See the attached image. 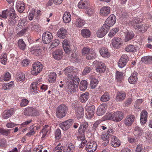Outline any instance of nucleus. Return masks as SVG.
Segmentation results:
<instances>
[{
	"mask_svg": "<svg viewBox=\"0 0 152 152\" xmlns=\"http://www.w3.org/2000/svg\"><path fill=\"white\" fill-rule=\"evenodd\" d=\"M124 116V114L122 112L117 111L113 113H107L105 117L107 119L118 122L121 121Z\"/></svg>",
	"mask_w": 152,
	"mask_h": 152,
	"instance_id": "f257e3e1",
	"label": "nucleus"
},
{
	"mask_svg": "<svg viewBox=\"0 0 152 152\" xmlns=\"http://www.w3.org/2000/svg\"><path fill=\"white\" fill-rule=\"evenodd\" d=\"M73 83H69L66 86V89L69 94H72L76 91V88H78L79 79L78 77H75L74 79H71Z\"/></svg>",
	"mask_w": 152,
	"mask_h": 152,
	"instance_id": "f03ea898",
	"label": "nucleus"
},
{
	"mask_svg": "<svg viewBox=\"0 0 152 152\" xmlns=\"http://www.w3.org/2000/svg\"><path fill=\"white\" fill-rule=\"evenodd\" d=\"M67 111V106L64 104H62L57 108L56 116L58 118H62L66 115Z\"/></svg>",
	"mask_w": 152,
	"mask_h": 152,
	"instance_id": "7ed1b4c3",
	"label": "nucleus"
},
{
	"mask_svg": "<svg viewBox=\"0 0 152 152\" xmlns=\"http://www.w3.org/2000/svg\"><path fill=\"white\" fill-rule=\"evenodd\" d=\"M73 70V67L69 66L66 68L63 71L65 74L71 80L74 79L75 77H77L76 75V74L74 73Z\"/></svg>",
	"mask_w": 152,
	"mask_h": 152,
	"instance_id": "20e7f679",
	"label": "nucleus"
},
{
	"mask_svg": "<svg viewBox=\"0 0 152 152\" xmlns=\"http://www.w3.org/2000/svg\"><path fill=\"white\" fill-rule=\"evenodd\" d=\"M32 67L31 73L33 75H36L42 70V65L40 62H37L33 64Z\"/></svg>",
	"mask_w": 152,
	"mask_h": 152,
	"instance_id": "39448f33",
	"label": "nucleus"
},
{
	"mask_svg": "<svg viewBox=\"0 0 152 152\" xmlns=\"http://www.w3.org/2000/svg\"><path fill=\"white\" fill-rule=\"evenodd\" d=\"M24 114L28 116H37L39 115V113L38 111L35 108L29 107L26 108L24 109Z\"/></svg>",
	"mask_w": 152,
	"mask_h": 152,
	"instance_id": "423d86ee",
	"label": "nucleus"
},
{
	"mask_svg": "<svg viewBox=\"0 0 152 152\" xmlns=\"http://www.w3.org/2000/svg\"><path fill=\"white\" fill-rule=\"evenodd\" d=\"M97 145L96 142L91 141L88 142L86 146V150L88 152H93L97 149Z\"/></svg>",
	"mask_w": 152,
	"mask_h": 152,
	"instance_id": "0eeeda50",
	"label": "nucleus"
},
{
	"mask_svg": "<svg viewBox=\"0 0 152 152\" xmlns=\"http://www.w3.org/2000/svg\"><path fill=\"white\" fill-rule=\"evenodd\" d=\"M52 39L53 36L52 34L49 32H46L43 33L42 40L43 42L45 44H49L51 41Z\"/></svg>",
	"mask_w": 152,
	"mask_h": 152,
	"instance_id": "6e6552de",
	"label": "nucleus"
},
{
	"mask_svg": "<svg viewBox=\"0 0 152 152\" xmlns=\"http://www.w3.org/2000/svg\"><path fill=\"white\" fill-rule=\"evenodd\" d=\"M73 120L69 119L64 121L60 124L61 128L64 130L66 131L72 125Z\"/></svg>",
	"mask_w": 152,
	"mask_h": 152,
	"instance_id": "1a4fd4ad",
	"label": "nucleus"
},
{
	"mask_svg": "<svg viewBox=\"0 0 152 152\" xmlns=\"http://www.w3.org/2000/svg\"><path fill=\"white\" fill-rule=\"evenodd\" d=\"M135 116L132 115H129L127 116L124 122V124L127 126H130L134 122Z\"/></svg>",
	"mask_w": 152,
	"mask_h": 152,
	"instance_id": "9d476101",
	"label": "nucleus"
},
{
	"mask_svg": "<svg viewBox=\"0 0 152 152\" xmlns=\"http://www.w3.org/2000/svg\"><path fill=\"white\" fill-rule=\"evenodd\" d=\"M106 69V67L104 63L101 61L98 62L96 67V70L97 72L99 73L104 72Z\"/></svg>",
	"mask_w": 152,
	"mask_h": 152,
	"instance_id": "9b49d317",
	"label": "nucleus"
},
{
	"mask_svg": "<svg viewBox=\"0 0 152 152\" xmlns=\"http://www.w3.org/2000/svg\"><path fill=\"white\" fill-rule=\"evenodd\" d=\"M52 55L55 59L59 60L63 57V52L60 50L57 49L53 52Z\"/></svg>",
	"mask_w": 152,
	"mask_h": 152,
	"instance_id": "f8f14e48",
	"label": "nucleus"
},
{
	"mask_svg": "<svg viewBox=\"0 0 152 152\" xmlns=\"http://www.w3.org/2000/svg\"><path fill=\"white\" fill-rule=\"evenodd\" d=\"M112 44L115 48H118L122 44V41L121 38L118 37H114L112 40Z\"/></svg>",
	"mask_w": 152,
	"mask_h": 152,
	"instance_id": "ddd939ff",
	"label": "nucleus"
},
{
	"mask_svg": "<svg viewBox=\"0 0 152 152\" xmlns=\"http://www.w3.org/2000/svg\"><path fill=\"white\" fill-rule=\"evenodd\" d=\"M116 18L115 16L112 14L106 19L105 23L108 25L110 26H113L115 23Z\"/></svg>",
	"mask_w": 152,
	"mask_h": 152,
	"instance_id": "4468645a",
	"label": "nucleus"
},
{
	"mask_svg": "<svg viewBox=\"0 0 152 152\" xmlns=\"http://www.w3.org/2000/svg\"><path fill=\"white\" fill-rule=\"evenodd\" d=\"M128 56L126 55H123L118 63V65L120 68H123L126 64L128 61Z\"/></svg>",
	"mask_w": 152,
	"mask_h": 152,
	"instance_id": "2eb2a0df",
	"label": "nucleus"
},
{
	"mask_svg": "<svg viewBox=\"0 0 152 152\" xmlns=\"http://www.w3.org/2000/svg\"><path fill=\"white\" fill-rule=\"evenodd\" d=\"M51 128V127L48 125L44 126L40 132L39 135L42 136L41 138H44L47 135Z\"/></svg>",
	"mask_w": 152,
	"mask_h": 152,
	"instance_id": "dca6fc26",
	"label": "nucleus"
},
{
	"mask_svg": "<svg viewBox=\"0 0 152 152\" xmlns=\"http://www.w3.org/2000/svg\"><path fill=\"white\" fill-rule=\"evenodd\" d=\"M13 16V15H10V16L9 17V19L7 22L8 25L11 26H14L18 20L17 15Z\"/></svg>",
	"mask_w": 152,
	"mask_h": 152,
	"instance_id": "f3484780",
	"label": "nucleus"
},
{
	"mask_svg": "<svg viewBox=\"0 0 152 152\" xmlns=\"http://www.w3.org/2000/svg\"><path fill=\"white\" fill-rule=\"evenodd\" d=\"M62 44L65 52L67 54L69 53L71 50L70 49V43L69 40L66 39H64Z\"/></svg>",
	"mask_w": 152,
	"mask_h": 152,
	"instance_id": "a211bd4d",
	"label": "nucleus"
},
{
	"mask_svg": "<svg viewBox=\"0 0 152 152\" xmlns=\"http://www.w3.org/2000/svg\"><path fill=\"white\" fill-rule=\"evenodd\" d=\"M148 117V113L145 110H143L140 114V122L141 124L146 123Z\"/></svg>",
	"mask_w": 152,
	"mask_h": 152,
	"instance_id": "6ab92c4d",
	"label": "nucleus"
},
{
	"mask_svg": "<svg viewBox=\"0 0 152 152\" xmlns=\"http://www.w3.org/2000/svg\"><path fill=\"white\" fill-rule=\"evenodd\" d=\"M14 110L12 108L10 110H5L3 113V118L4 119H7L10 117L14 113Z\"/></svg>",
	"mask_w": 152,
	"mask_h": 152,
	"instance_id": "aec40b11",
	"label": "nucleus"
},
{
	"mask_svg": "<svg viewBox=\"0 0 152 152\" xmlns=\"http://www.w3.org/2000/svg\"><path fill=\"white\" fill-rule=\"evenodd\" d=\"M88 126L87 122H85L82 123L80 125L78 130V132L81 134H84L85 132L87 130Z\"/></svg>",
	"mask_w": 152,
	"mask_h": 152,
	"instance_id": "412c9836",
	"label": "nucleus"
},
{
	"mask_svg": "<svg viewBox=\"0 0 152 152\" xmlns=\"http://www.w3.org/2000/svg\"><path fill=\"white\" fill-rule=\"evenodd\" d=\"M16 6L17 9L20 13H22L25 9V5L23 1H18L16 4Z\"/></svg>",
	"mask_w": 152,
	"mask_h": 152,
	"instance_id": "4be33fe9",
	"label": "nucleus"
},
{
	"mask_svg": "<svg viewBox=\"0 0 152 152\" xmlns=\"http://www.w3.org/2000/svg\"><path fill=\"white\" fill-rule=\"evenodd\" d=\"M67 34V31L64 28H61L57 32V36L61 39H64L66 37Z\"/></svg>",
	"mask_w": 152,
	"mask_h": 152,
	"instance_id": "5701e85b",
	"label": "nucleus"
},
{
	"mask_svg": "<svg viewBox=\"0 0 152 152\" xmlns=\"http://www.w3.org/2000/svg\"><path fill=\"white\" fill-rule=\"evenodd\" d=\"M110 8L108 6H104L102 7L100 10L101 15L103 16H107L110 13Z\"/></svg>",
	"mask_w": 152,
	"mask_h": 152,
	"instance_id": "b1692460",
	"label": "nucleus"
},
{
	"mask_svg": "<svg viewBox=\"0 0 152 152\" xmlns=\"http://www.w3.org/2000/svg\"><path fill=\"white\" fill-rule=\"evenodd\" d=\"M95 106L92 105L90 106L87 108L86 110L87 112L86 113L87 115L89 116V118H90L94 115L95 113Z\"/></svg>",
	"mask_w": 152,
	"mask_h": 152,
	"instance_id": "393cba45",
	"label": "nucleus"
},
{
	"mask_svg": "<svg viewBox=\"0 0 152 152\" xmlns=\"http://www.w3.org/2000/svg\"><path fill=\"white\" fill-rule=\"evenodd\" d=\"M88 3L87 0H81L78 4V7L80 9H87L88 8Z\"/></svg>",
	"mask_w": 152,
	"mask_h": 152,
	"instance_id": "a878e982",
	"label": "nucleus"
},
{
	"mask_svg": "<svg viewBox=\"0 0 152 152\" xmlns=\"http://www.w3.org/2000/svg\"><path fill=\"white\" fill-rule=\"evenodd\" d=\"M30 51L32 54L37 56H38L41 51V50L39 46H33L30 49Z\"/></svg>",
	"mask_w": 152,
	"mask_h": 152,
	"instance_id": "bb28decb",
	"label": "nucleus"
},
{
	"mask_svg": "<svg viewBox=\"0 0 152 152\" xmlns=\"http://www.w3.org/2000/svg\"><path fill=\"white\" fill-rule=\"evenodd\" d=\"M111 142L112 146L115 148L119 146L121 144L119 140L115 136L111 138Z\"/></svg>",
	"mask_w": 152,
	"mask_h": 152,
	"instance_id": "cd10ccee",
	"label": "nucleus"
},
{
	"mask_svg": "<svg viewBox=\"0 0 152 152\" xmlns=\"http://www.w3.org/2000/svg\"><path fill=\"white\" fill-rule=\"evenodd\" d=\"M137 80V73L136 72L133 73L128 79L129 82L132 84H134Z\"/></svg>",
	"mask_w": 152,
	"mask_h": 152,
	"instance_id": "c85d7f7f",
	"label": "nucleus"
},
{
	"mask_svg": "<svg viewBox=\"0 0 152 152\" xmlns=\"http://www.w3.org/2000/svg\"><path fill=\"white\" fill-rule=\"evenodd\" d=\"M99 52L100 54L103 57L108 58L110 56V53L106 48L103 47L101 48L99 50Z\"/></svg>",
	"mask_w": 152,
	"mask_h": 152,
	"instance_id": "c756f323",
	"label": "nucleus"
},
{
	"mask_svg": "<svg viewBox=\"0 0 152 152\" xmlns=\"http://www.w3.org/2000/svg\"><path fill=\"white\" fill-rule=\"evenodd\" d=\"M64 22L65 23H69L71 20V18L70 13L69 12H66L64 14L63 17Z\"/></svg>",
	"mask_w": 152,
	"mask_h": 152,
	"instance_id": "7c9ffc66",
	"label": "nucleus"
},
{
	"mask_svg": "<svg viewBox=\"0 0 152 152\" xmlns=\"http://www.w3.org/2000/svg\"><path fill=\"white\" fill-rule=\"evenodd\" d=\"M112 130L111 129H109L107 132L104 134H103L101 138L104 141L107 140H109V138L112 134Z\"/></svg>",
	"mask_w": 152,
	"mask_h": 152,
	"instance_id": "2f4dec72",
	"label": "nucleus"
},
{
	"mask_svg": "<svg viewBox=\"0 0 152 152\" xmlns=\"http://www.w3.org/2000/svg\"><path fill=\"white\" fill-rule=\"evenodd\" d=\"M89 93L88 92L81 94L80 97V101L82 102H85L88 99Z\"/></svg>",
	"mask_w": 152,
	"mask_h": 152,
	"instance_id": "473e14b6",
	"label": "nucleus"
},
{
	"mask_svg": "<svg viewBox=\"0 0 152 152\" xmlns=\"http://www.w3.org/2000/svg\"><path fill=\"white\" fill-rule=\"evenodd\" d=\"M126 97V94L123 92H118L116 96V100L118 101H121L124 99Z\"/></svg>",
	"mask_w": 152,
	"mask_h": 152,
	"instance_id": "72a5a7b5",
	"label": "nucleus"
},
{
	"mask_svg": "<svg viewBox=\"0 0 152 152\" xmlns=\"http://www.w3.org/2000/svg\"><path fill=\"white\" fill-rule=\"evenodd\" d=\"M88 83L86 80L81 81L80 83L79 87L80 90L81 91H85L87 88Z\"/></svg>",
	"mask_w": 152,
	"mask_h": 152,
	"instance_id": "f704fd0d",
	"label": "nucleus"
},
{
	"mask_svg": "<svg viewBox=\"0 0 152 152\" xmlns=\"http://www.w3.org/2000/svg\"><path fill=\"white\" fill-rule=\"evenodd\" d=\"M96 56V53L94 51L91 49L86 56V58L88 60H91L94 58Z\"/></svg>",
	"mask_w": 152,
	"mask_h": 152,
	"instance_id": "c9c22d12",
	"label": "nucleus"
},
{
	"mask_svg": "<svg viewBox=\"0 0 152 152\" xmlns=\"http://www.w3.org/2000/svg\"><path fill=\"white\" fill-rule=\"evenodd\" d=\"M11 75L9 72H7L4 75H2L0 78L1 81H8L10 80Z\"/></svg>",
	"mask_w": 152,
	"mask_h": 152,
	"instance_id": "e433bc0d",
	"label": "nucleus"
},
{
	"mask_svg": "<svg viewBox=\"0 0 152 152\" xmlns=\"http://www.w3.org/2000/svg\"><path fill=\"white\" fill-rule=\"evenodd\" d=\"M142 130L140 127H135L134 132V134L136 136H139L142 135Z\"/></svg>",
	"mask_w": 152,
	"mask_h": 152,
	"instance_id": "4c0bfd02",
	"label": "nucleus"
},
{
	"mask_svg": "<svg viewBox=\"0 0 152 152\" xmlns=\"http://www.w3.org/2000/svg\"><path fill=\"white\" fill-rule=\"evenodd\" d=\"M125 50L126 51L129 52H135L136 51L135 46L132 45H127L125 48Z\"/></svg>",
	"mask_w": 152,
	"mask_h": 152,
	"instance_id": "58836bf2",
	"label": "nucleus"
},
{
	"mask_svg": "<svg viewBox=\"0 0 152 152\" xmlns=\"http://www.w3.org/2000/svg\"><path fill=\"white\" fill-rule=\"evenodd\" d=\"M56 78V74L54 72H52L50 73L49 75L48 80L50 82L52 83L55 81Z\"/></svg>",
	"mask_w": 152,
	"mask_h": 152,
	"instance_id": "ea45409f",
	"label": "nucleus"
},
{
	"mask_svg": "<svg viewBox=\"0 0 152 152\" xmlns=\"http://www.w3.org/2000/svg\"><path fill=\"white\" fill-rule=\"evenodd\" d=\"M141 60L145 64L149 63L152 61V56H148L143 57L141 58Z\"/></svg>",
	"mask_w": 152,
	"mask_h": 152,
	"instance_id": "a19ab883",
	"label": "nucleus"
},
{
	"mask_svg": "<svg viewBox=\"0 0 152 152\" xmlns=\"http://www.w3.org/2000/svg\"><path fill=\"white\" fill-rule=\"evenodd\" d=\"M18 45L19 48L22 50H24L26 46V45L22 39H20L18 40Z\"/></svg>",
	"mask_w": 152,
	"mask_h": 152,
	"instance_id": "79ce46f5",
	"label": "nucleus"
},
{
	"mask_svg": "<svg viewBox=\"0 0 152 152\" xmlns=\"http://www.w3.org/2000/svg\"><path fill=\"white\" fill-rule=\"evenodd\" d=\"M77 26L79 28L83 26L84 24V21L80 18H77L75 22Z\"/></svg>",
	"mask_w": 152,
	"mask_h": 152,
	"instance_id": "37998d69",
	"label": "nucleus"
},
{
	"mask_svg": "<svg viewBox=\"0 0 152 152\" xmlns=\"http://www.w3.org/2000/svg\"><path fill=\"white\" fill-rule=\"evenodd\" d=\"M134 36V34L133 32H127L125 36V41L127 42L131 39Z\"/></svg>",
	"mask_w": 152,
	"mask_h": 152,
	"instance_id": "c03bdc74",
	"label": "nucleus"
},
{
	"mask_svg": "<svg viewBox=\"0 0 152 152\" xmlns=\"http://www.w3.org/2000/svg\"><path fill=\"white\" fill-rule=\"evenodd\" d=\"M110 99L109 95L107 93H104L101 96L100 100L103 102H106Z\"/></svg>",
	"mask_w": 152,
	"mask_h": 152,
	"instance_id": "a18cd8bd",
	"label": "nucleus"
},
{
	"mask_svg": "<svg viewBox=\"0 0 152 152\" xmlns=\"http://www.w3.org/2000/svg\"><path fill=\"white\" fill-rule=\"evenodd\" d=\"M81 31L82 34L84 37H88L90 35V32L88 29H83Z\"/></svg>",
	"mask_w": 152,
	"mask_h": 152,
	"instance_id": "49530a36",
	"label": "nucleus"
},
{
	"mask_svg": "<svg viewBox=\"0 0 152 152\" xmlns=\"http://www.w3.org/2000/svg\"><path fill=\"white\" fill-rule=\"evenodd\" d=\"M92 68L89 66H86L84 68V69L82 72V75H85L89 73L92 70Z\"/></svg>",
	"mask_w": 152,
	"mask_h": 152,
	"instance_id": "de8ad7c7",
	"label": "nucleus"
},
{
	"mask_svg": "<svg viewBox=\"0 0 152 152\" xmlns=\"http://www.w3.org/2000/svg\"><path fill=\"white\" fill-rule=\"evenodd\" d=\"M78 60V57L76 53H73L70 57L71 61L73 62L77 61Z\"/></svg>",
	"mask_w": 152,
	"mask_h": 152,
	"instance_id": "09e8293b",
	"label": "nucleus"
},
{
	"mask_svg": "<svg viewBox=\"0 0 152 152\" xmlns=\"http://www.w3.org/2000/svg\"><path fill=\"white\" fill-rule=\"evenodd\" d=\"M118 31V28H114L110 31L108 34V36L110 37H112Z\"/></svg>",
	"mask_w": 152,
	"mask_h": 152,
	"instance_id": "8fccbe9b",
	"label": "nucleus"
},
{
	"mask_svg": "<svg viewBox=\"0 0 152 152\" xmlns=\"http://www.w3.org/2000/svg\"><path fill=\"white\" fill-rule=\"evenodd\" d=\"M110 27V26L106 23H105L103 25V26L100 29L102 30V31L104 32L106 34L109 30Z\"/></svg>",
	"mask_w": 152,
	"mask_h": 152,
	"instance_id": "3c124183",
	"label": "nucleus"
},
{
	"mask_svg": "<svg viewBox=\"0 0 152 152\" xmlns=\"http://www.w3.org/2000/svg\"><path fill=\"white\" fill-rule=\"evenodd\" d=\"M25 79V75L22 72L20 73L18 75V77L17 78V81L19 82L23 81Z\"/></svg>",
	"mask_w": 152,
	"mask_h": 152,
	"instance_id": "603ef678",
	"label": "nucleus"
},
{
	"mask_svg": "<svg viewBox=\"0 0 152 152\" xmlns=\"http://www.w3.org/2000/svg\"><path fill=\"white\" fill-rule=\"evenodd\" d=\"M123 74L122 72L117 71L116 72V79L119 82L121 81L122 79Z\"/></svg>",
	"mask_w": 152,
	"mask_h": 152,
	"instance_id": "864d4df0",
	"label": "nucleus"
},
{
	"mask_svg": "<svg viewBox=\"0 0 152 152\" xmlns=\"http://www.w3.org/2000/svg\"><path fill=\"white\" fill-rule=\"evenodd\" d=\"M59 41L57 39L54 40L51 42L50 48H53L58 46L59 44Z\"/></svg>",
	"mask_w": 152,
	"mask_h": 152,
	"instance_id": "5fc2aeb1",
	"label": "nucleus"
},
{
	"mask_svg": "<svg viewBox=\"0 0 152 152\" xmlns=\"http://www.w3.org/2000/svg\"><path fill=\"white\" fill-rule=\"evenodd\" d=\"M37 84L38 83L37 82H33L31 84V86L32 88L31 91L32 92H34V93H35V94L37 93Z\"/></svg>",
	"mask_w": 152,
	"mask_h": 152,
	"instance_id": "6e6d98bb",
	"label": "nucleus"
},
{
	"mask_svg": "<svg viewBox=\"0 0 152 152\" xmlns=\"http://www.w3.org/2000/svg\"><path fill=\"white\" fill-rule=\"evenodd\" d=\"M144 150L145 147H143L142 145L140 144L137 145L135 152H144Z\"/></svg>",
	"mask_w": 152,
	"mask_h": 152,
	"instance_id": "4d7b16f0",
	"label": "nucleus"
},
{
	"mask_svg": "<svg viewBox=\"0 0 152 152\" xmlns=\"http://www.w3.org/2000/svg\"><path fill=\"white\" fill-rule=\"evenodd\" d=\"M98 84V81L96 79L92 80L90 83V86L91 88L93 89L95 88Z\"/></svg>",
	"mask_w": 152,
	"mask_h": 152,
	"instance_id": "13d9d810",
	"label": "nucleus"
},
{
	"mask_svg": "<svg viewBox=\"0 0 152 152\" xmlns=\"http://www.w3.org/2000/svg\"><path fill=\"white\" fill-rule=\"evenodd\" d=\"M77 117L79 118L83 117V111L82 108H79L77 110Z\"/></svg>",
	"mask_w": 152,
	"mask_h": 152,
	"instance_id": "bf43d9fd",
	"label": "nucleus"
},
{
	"mask_svg": "<svg viewBox=\"0 0 152 152\" xmlns=\"http://www.w3.org/2000/svg\"><path fill=\"white\" fill-rule=\"evenodd\" d=\"M10 132L9 130L6 129L4 128L0 129V133L3 135L7 136L10 133Z\"/></svg>",
	"mask_w": 152,
	"mask_h": 152,
	"instance_id": "052dcab7",
	"label": "nucleus"
},
{
	"mask_svg": "<svg viewBox=\"0 0 152 152\" xmlns=\"http://www.w3.org/2000/svg\"><path fill=\"white\" fill-rule=\"evenodd\" d=\"M35 11L32 9L29 14L28 15V19L30 20H32L34 17Z\"/></svg>",
	"mask_w": 152,
	"mask_h": 152,
	"instance_id": "680f3d73",
	"label": "nucleus"
},
{
	"mask_svg": "<svg viewBox=\"0 0 152 152\" xmlns=\"http://www.w3.org/2000/svg\"><path fill=\"white\" fill-rule=\"evenodd\" d=\"M104 112V109L102 108L101 107H99L97 110L96 113L98 115L100 116L103 114Z\"/></svg>",
	"mask_w": 152,
	"mask_h": 152,
	"instance_id": "e2e57ef3",
	"label": "nucleus"
},
{
	"mask_svg": "<svg viewBox=\"0 0 152 152\" xmlns=\"http://www.w3.org/2000/svg\"><path fill=\"white\" fill-rule=\"evenodd\" d=\"M7 54H4L1 55V57L0 60V62L1 64L5 65L7 62Z\"/></svg>",
	"mask_w": 152,
	"mask_h": 152,
	"instance_id": "0e129e2a",
	"label": "nucleus"
},
{
	"mask_svg": "<svg viewBox=\"0 0 152 152\" xmlns=\"http://www.w3.org/2000/svg\"><path fill=\"white\" fill-rule=\"evenodd\" d=\"M55 138L58 140H59L61 137V132L59 129H57L55 133Z\"/></svg>",
	"mask_w": 152,
	"mask_h": 152,
	"instance_id": "69168bd1",
	"label": "nucleus"
},
{
	"mask_svg": "<svg viewBox=\"0 0 152 152\" xmlns=\"http://www.w3.org/2000/svg\"><path fill=\"white\" fill-rule=\"evenodd\" d=\"M96 34L97 37L99 38L103 37L106 34L100 28L97 31Z\"/></svg>",
	"mask_w": 152,
	"mask_h": 152,
	"instance_id": "338daca9",
	"label": "nucleus"
},
{
	"mask_svg": "<svg viewBox=\"0 0 152 152\" xmlns=\"http://www.w3.org/2000/svg\"><path fill=\"white\" fill-rule=\"evenodd\" d=\"M101 122V121L100 120H98L96 121L93 125V128L95 130L96 128L97 129L99 128L100 125V124Z\"/></svg>",
	"mask_w": 152,
	"mask_h": 152,
	"instance_id": "774afa93",
	"label": "nucleus"
}]
</instances>
